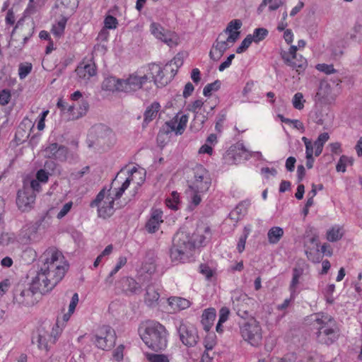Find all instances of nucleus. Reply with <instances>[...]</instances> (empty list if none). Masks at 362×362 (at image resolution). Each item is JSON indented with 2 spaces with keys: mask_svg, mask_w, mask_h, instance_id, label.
<instances>
[{
  "mask_svg": "<svg viewBox=\"0 0 362 362\" xmlns=\"http://www.w3.org/2000/svg\"><path fill=\"white\" fill-rule=\"evenodd\" d=\"M44 256L45 262L30 285L32 289L41 294L52 291L64 278L69 267L62 253L54 248L47 250Z\"/></svg>",
  "mask_w": 362,
  "mask_h": 362,
  "instance_id": "f257e3e1",
  "label": "nucleus"
},
{
  "mask_svg": "<svg viewBox=\"0 0 362 362\" xmlns=\"http://www.w3.org/2000/svg\"><path fill=\"white\" fill-rule=\"evenodd\" d=\"M139 334L144 343L156 352L165 350L168 346V330L159 322H145L139 327Z\"/></svg>",
  "mask_w": 362,
  "mask_h": 362,
  "instance_id": "f03ea898",
  "label": "nucleus"
},
{
  "mask_svg": "<svg viewBox=\"0 0 362 362\" xmlns=\"http://www.w3.org/2000/svg\"><path fill=\"white\" fill-rule=\"evenodd\" d=\"M198 235L180 228L174 235L170 257L173 262H182L197 246Z\"/></svg>",
  "mask_w": 362,
  "mask_h": 362,
  "instance_id": "7ed1b4c3",
  "label": "nucleus"
},
{
  "mask_svg": "<svg viewBox=\"0 0 362 362\" xmlns=\"http://www.w3.org/2000/svg\"><path fill=\"white\" fill-rule=\"evenodd\" d=\"M314 326L317 329V341L320 344L330 345L339 337V329L331 315L325 313L317 314Z\"/></svg>",
  "mask_w": 362,
  "mask_h": 362,
  "instance_id": "20e7f679",
  "label": "nucleus"
},
{
  "mask_svg": "<svg viewBox=\"0 0 362 362\" xmlns=\"http://www.w3.org/2000/svg\"><path fill=\"white\" fill-rule=\"evenodd\" d=\"M240 333L243 339L253 346H257L262 339V327L253 317L240 325Z\"/></svg>",
  "mask_w": 362,
  "mask_h": 362,
  "instance_id": "39448f33",
  "label": "nucleus"
},
{
  "mask_svg": "<svg viewBox=\"0 0 362 362\" xmlns=\"http://www.w3.org/2000/svg\"><path fill=\"white\" fill-rule=\"evenodd\" d=\"M116 338L114 329L109 325H103L95 330L90 340L98 349L107 351L115 346Z\"/></svg>",
  "mask_w": 362,
  "mask_h": 362,
  "instance_id": "423d86ee",
  "label": "nucleus"
},
{
  "mask_svg": "<svg viewBox=\"0 0 362 362\" xmlns=\"http://www.w3.org/2000/svg\"><path fill=\"white\" fill-rule=\"evenodd\" d=\"M115 198L108 194L106 196V191L103 189L97 194L96 197L90 202V206L98 208V215L103 218L110 217L115 211Z\"/></svg>",
  "mask_w": 362,
  "mask_h": 362,
  "instance_id": "0eeeda50",
  "label": "nucleus"
},
{
  "mask_svg": "<svg viewBox=\"0 0 362 362\" xmlns=\"http://www.w3.org/2000/svg\"><path fill=\"white\" fill-rule=\"evenodd\" d=\"M231 300L233 308L239 317L243 319H248L252 317L250 305L253 303L252 298L244 293L235 291L232 294Z\"/></svg>",
  "mask_w": 362,
  "mask_h": 362,
  "instance_id": "6e6552de",
  "label": "nucleus"
},
{
  "mask_svg": "<svg viewBox=\"0 0 362 362\" xmlns=\"http://www.w3.org/2000/svg\"><path fill=\"white\" fill-rule=\"evenodd\" d=\"M194 180L189 186L190 189L197 192H206L209 190L211 180L208 171L201 165H196L194 168Z\"/></svg>",
  "mask_w": 362,
  "mask_h": 362,
  "instance_id": "1a4fd4ad",
  "label": "nucleus"
},
{
  "mask_svg": "<svg viewBox=\"0 0 362 362\" xmlns=\"http://www.w3.org/2000/svg\"><path fill=\"white\" fill-rule=\"evenodd\" d=\"M151 34L158 40L163 42L170 47L178 44V36L168 30H165L160 24L153 22L150 25Z\"/></svg>",
  "mask_w": 362,
  "mask_h": 362,
  "instance_id": "9d476101",
  "label": "nucleus"
},
{
  "mask_svg": "<svg viewBox=\"0 0 362 362\" xmlns=\"http://www.w3.org/2000/svg\"><path fill=\"white\" fill-rule=\"evenodd\" d=\"M240 33L229 35L226 40H216L209 52L210 58L214 61H218L224 52L230 47V44H234L238 39Z\"/></svg>",
  "mask_w": 362,
  "mask_h": 362,
  "instance_id": "9b49d317",
  "label": "nucleus"
},
{
  "mask_svg": "<svg viewBox=\"0 0 362 362\" xmlns=\"http://www.w3.org/2000/svg\"><path fill=\"white\" fill-rule=\"evenodd\" d=\"M180 339L187 346L192 347L197 344L199 336L197 329L192 325L180 323L177 327Z\"/></svg>",
  "mask_w": 362,
  "mask_h": 362,
  "instance_id": "f8f14e48",
  "label": "nucleus"
},
{
  "mask_svg": "<svg viewBox=\"0 0 362 362\" xmlns=\"http://www.w3.org/2000/svg\"><path fill=\"white\" fill-rule=\"evenodd\" d=\"M35 194L33 193L32 189H28V186L24 185L21 189L17 193L16 204L22 211L30 210L35 201Z\"/></svg>",
  "mask_w": 362,
  "mask_h": 362,
  "instance_id": "ddd939ff",
  "label": "nucleus"
},
{
  "mask_svg": "<svg viewBox=\"0 0 362 362\" xmlns=\"http://www.w3.org/2000/svg\"><path fill=\"white\" fill-rule=\"evenodd\" d=\"M98 145L110 148L115 143V136L113 132L105 125H98L93 129Z\"/></svg>",
  "mask_w": 362,
  "mask_h": 362,
  "instance_id": "4468645a",
  "label": "nucleus"
},
{
  "mask_svg": "<svg viewBox=\"0 0 362 362\" xmlns=\"http://www.w3.org/2000/svg\"><path fill=\"white\" fill-rule=\"evenodd\" d=\"M148 79L146 75L139 76L136 72L133 73L126 79H122V91L125 93L136 91L142 88Z\"/></svg>",
  "mask_w": 362,
  "mask_h": 362,
  "instance_id": "2eb2a0df",
  "label": "nucleus"
},
{
  "mask_svg": "<svg viewBox=\"0 0 362 362\" xmlns=\"http://www.w3.org/2000/svg\"><path fill=\"white\" fill-rule=\"evenodd\" d=\"M35 293L37 292L32 289L31 287L29 288H17L14 293L13 300L23 306H32L37 301L35 297Z\"/></svg>",
  "mask_w": 362,
  "mask_h": 362,
  "instance_id": "dca6fc26",
  "label": "nucleus"
},
{
  "mask_svg": "<svg viewBox=\"0 0 362 362\" xmlns=\"http://www.w3.org/2000/svg\"><path fill=\"white\" fill-rule=\"evenodd\" d=\"M188 122V116L186 115H176L173 119L165 122L166 133L175 132L176 135L184 133Z\"/></svg>",
  "mask_w": 362,
  "mask_h": 362,
  "instance_id": "f3484780",
  "label": "nucleus"
},
{
  "mask_svg": "<svg viewBox=\"0 0 362 362\" xmlns=\"http://www.w3.org/2000/svg\"><path fill=\"white\" fill-rule=\"evenodd\" d=\"M76 73L81 83H86L88 81L96 75L97 69L95 63L92 61L81 62L76 69Z\"/></svg>",
  "mask_w": 362,
  "mask_h": 362,
  "instance_id": "a211bd4d",
  "label": "nucleus"
},
{
  "mask_svg": "<svg viewBox=\"0 0 362 362\" xmlns=\"http://www.w3.org/2000/svg\"><path fill=\"white\" fill-rule=\"evenodd\" d=\"M117 288L120 289L127 295L139 294L141 287L135 279L130 277H123L117 283Z\"/></svg>",
  "mask_w": 362,
  "mask_h": 362,
  "instance_id": "6ab92c4d",
  "label": "nucleus"
},
{
  "mask_svg": "<svg viewBox=\"0 0 362 362\" xmlns=\"http://www.w3.org/2000/svg\"><path fill=\"white\" fill-rule=\"evenodd\" d=\"M33 127L34 124L30 119L28 117L23 118L16 130V139L21 142L25 141L30 137V132Z\"/></svg>",
  "mask_w": 362,
  "mask_h": 362,
  "instance_id": "aec40b11",
  "label": "nucleus"
},
{
  "mask_svg": "<svg viewBox=\"0 0 362 362\" xmlns=\"http://www.w3.org/2000/svg\"><path fill=\"white\" fill-rule=\"evenodd\" d=\"M163 211L159 209H153L151 211V217L146 223V229L150 233L157 231L160 227V224L163 223Z\"/></svg>",
  "mask_w": 362,
  "mask_h": 362,
  "instance_id": "412c9836",
  "label": "nucleus"
},
{
  "mask_svg": "<svg viewBox=\"0 0 362 362\" xmlns=\"http://www.w3.org/2000/svg\"><path fill=\"white\" fill-rule=\"evenodd\" d=\"M88 103L82 99L80 100V104L78 107L75 105H71L67 109V112L69 114V118L71 119H77L83 115H85L88 110Z\"/></svg>",
  "mask_w": 362,
  "mask_h": 362,
  "instance_id": "4be33fe9",
  "label": "nucleus"
},
{
  "mask_svg": "<svg viewBox=\"0 0 362 362\" xmlns=\"http://www.w3.org/2000/svg\"><path fill=\"white\" fill-rule=\"evenodd\" d=\"M204 104V103L202 99H198L187 106V110L194 114V124L198 122L199 127H202L206 119V117L204 115L199 113Z\"/></svg>",
  "mask_w": 362,
  "mask_h": 362,
  "instance_id": "5701e85b",
  "label": "nucleus"
},
{
  "mask_svg": "<svg viewBox=\"0 0 362 362\" xmlns=\"http://www.w3.org/2000/svg\"><path fill=\"white\" fill-rule=\"evenodd\" d=\"M160 293L154 285H148L146 289L144 302L148 307L154 308L158 304Z\"/></svg>",
  "mask_w": 362,
  "mask_h": 362,
  "instance_id": "b1692460",
  "label": "nucleus"
},
{
  "mask_svg": "<svg viewBox=\"0 0 362 362\" xmlns=\"http://www.w3.org/2000/svg\"><path fill=\"white\" fill-rule=\"evenodd\" d=\"M122 79L114 76H108L102 83V88L108 91H122Z\"/></svg>",
  "mask_w": 362,
  "mask_h": 362,
  "instance_id": "393cba45",
  "label": "nucleus"
},
{
  "mask_svg": "<svg viewBox=\"0 0 362 362\" xmlns=\"http://www.w3.org/2000/svg\"><path fill=\"white\" fill-rule=\"evenodd\" d=\"M216 310L213 308L205 309L202 315L201 322L204 330L209 331L216 319Z\"/></svg>",
  "mask_w": 362,
  "mask_h": 362,
  "instance_id": "a878e982",
  "label": "nucleus"
},
{
  "mask_svg": "<svg viewBox=\"0 0 362 362\" xmlns=\"http://www.w3.org/2000/svg\"><path fill=\"white\" fill-rule=\"evenodd\" d=\"M150 70L152 71L154 83L158 87L164 86L168 83V79L164 78L163 69L159 65L151 64Z\"/></svg>",
  "mask_w": 362,
  "mask_h": 362,
  "instance_id": "bb28decb",
  "label": "nucleus"
},
{
  "mask_svg": "<svg viewBox=\"0 0 362 362\" xmlns=\"http://www.w3.org/2000/svg\"><path fill=\"white\" fill-rule=\"evenodd\" d=\"M284 62L293 69H296L298 73L305 70L308 65L306 59L302 55H296L295 58L289 59V62L287 61H284Z\"/></svg>",
  "mask_w": 362,
  "mask_h": 362,
  "instance_id": "cd10ccee",
  "label": "nucleus"
},
{
  "mask_svg": "<svg viewBox=\"0 0 362 362\" xmlns=\"http://www.w3.org/2000/svg\"><path fill=\"white\" fill-rule=\"evenodd\" d=\"M160 109V105L158 102H153L148 106L144 114V124H148L154 119Z\"/></svg>",
  "mask_w": 362,
  "mask_h": 362,
  "instance_id": "c85d7f7f",
  "label": "nucleus"
},
{
  "mask_svg": "<svg viewBox=\"0 0 362 362\" xmlns=\"http://www.w3.org/2000/svg\"><path fill=\"white\" fill-rule=\"evenodd\" d=\"M302 141L304 142L305 146V158L307 160L306 167L308 169H310L313 167V163L315 161L313 158V154H315V152L313 151V142L305 136L302 138Z\"/></svg>",
  "mask_w": 362,
  "mask_h": 362,
  "instance_id": "c756f323",
  "label": "nucleus"
},
{
  "mask_svg": "<svg viewBox=\"0 0 362 362\" xmlns=\"http://www.w3.org/2000/svg\"><path fill=\"white\" fill-rule=\"evenodd\" d=\"M249 205L250 203L245 201L239 203L230 213L229 216L230 218L236 221L241 219L246 214Z\"/></svg>",
  "mask_w": 362,
  "mask_h": 362,
  "instance_id": "7c9ffc66",
  "label": "nucleus"
},
{
  "mask_svg": "<svg viewBox=\"0 0 362 362\" xmlns=\"http://www.w3.org/2000/svg\"><path fill=\"white\" fill-rule=\"evenodd\" d=\"M331 92L332 88L330 85L325 81L321 82L315 95L316 100L322 102L328 100V97L331 94Z\"/></svg>",
  "mask_w": 362,
  "mask_h": 362,
  "instance_id": "2f4dec72",
  "label": "nucleus"
},
{
  "mask_svg": "<svg viewBox=\"0 0 362 362\" xmlns=\"http://www.w3.org/2000/svg\"><path fill=\"white\" fill-rule=\"evenodd\" d=\"M284 229L279 226L272 227L267 233L268 241L270 244H276L284 236Z\"/></svg>",
  "mask_w": 362,
  "mask_h": 362,
  "instance_id": "473e14b6",
  "label": "nucleus"
},
{
  "mask_svg": "<svg viewBox=\"0 0 362 362\" xmlns=\"http://www.w3.org/2000/svg\"><path fill=\"white\" fill-rule=\"evenodd\" d=\"M329 138V134L327 132H324L320 134L317 140L313 143V148H315V156L316 157L319 156L323 149L324 144L328 141Z\"/></svg>",
  "mask_w": 362,
  "mask_h": 362,
  "instance_id": "72a5a7b5",
  "label": "nucleus"
},
{
  "mask_svg": "<svg viewBox=\"0 0 362 362\" xmlns=\"http://www.w3.org/2000/svg\"><path fill=\"white\" fill-rule=\"evenodd\" d=\"M67 21L68 18L62 16L59 21L52 25L51 32L56 37L59 38L64 35Z\"/></svg>",
  "mask_w": 362,
  "mask_h": 362,
  "instance_id": "f704fd0d",
  "label": "nucleus"
},
{
  "mask_svg": "<svg viewBox=\"0 0 362 362\" xmlns=\"http://www.w3.org/2000/svg\"><path fill=\"white\" fill-rule=\"evenodd\" d=\"M344 235L343 228L335 226L327 232V239L329 242H336L339 240Z\"/></svg>",
  "mask_w": 362,
  "mask_h": 362,
  "instance_id": "c9c22d12",
  "label": "nucleus"
},
{
  "mask_svg": "<svg viewBox=\"0 0 362 362\" xmlns=\"http://www.w3.org/2000/svg\"><path fill=\"white\" fill-rule=\"evenodd\" d=\"M137 170L136 168H134L130 171V175L128 177L126 178L125 181L122 183V186L119 187L118 189H115L116 192L114 194V197H112V198H115V199H119L123 193L125 192V190L129 187L130 182L132 181V175L134 173H136Z\"/></svg>",
  "mask_w": 362,
  "mask_h": 362,
  "instance_id": "e433bc0d",
  "label": "nucleus"
},
{
  "mask_svg": "<svg viewBox=\"0 0 362 362\" xmlns=\"http://www.w3.org/2000/svg\"><path fill=\"white\" fill-rule=\"evenodd\" d=\"M303 270L301 268L295 267L293 269V277L289 286L290 293H296V287L299 284V279L303 275Z\"/></svg>",
  "mask_w": 362,
  "mask_h": 362,
  "instance_id": "4c0bfd02",
  "label": "nucleus"
},
{
  "mask_svg": "<svg viewBox=\"0 0 362 362\" xmlns=\"http://www.w3.org/2000/svg\"><path fill=\"white\" fill-rule=\"evenodd\" d=\"M37 258V252L32 247H26L21 254L22 261L26 264H30L33 263Z\"/></svg>",
  "mask_w": 362,
  "mask_h": 362,
  "instance_id": "58836bf2",
  "label": "nucleus"
},
{
  "mask_svg": "<svg viewBox=\"0 0 362 362\" xmlns=\"http://www.w3.org/2000/svg\"><path fill=\"white\" fill-rule=\"evenodd\" d=\"M169 303L173 306H175L180 310H184L189 308L191 303L187 299L180 297H172L169 298Z\"/></svg>",
  "mask_w": 362,
  "mask_h": 362,
  "instance_id": "ea45409f",
  "label": "nucleus"
},
{
  "mask_svg": "<svg viewBox=\"0 0 362 362\" xmlns=\"http://www.w3.org/2000/svg\"><path fill=\"white\" fill-rule=\"evenodd\" d=\"M354 159L351 157L346 156H341L336 165V170L337 172L344 173L347 165H352Z\"/></svg>",
  "mask_w": 362,
  "mask_h": 362,
  "instance_id": "a19ab883",
  "label": "nucleus"
},
{
  "mask_svg": "<svg viewBox=\"0 0 362 362\" xmlns=\"http://www.w3.org/2000/svg\"><path fill=\"white\" fill-rule=\"evenodd\" d=\"M298 47L295 45H291L288 49V51L283 50L281 49L280 52V56L283 61H287L289 62V59L291 58H295L296 57Z\"/></svg>",
  "mask_w": 362,
  "mask_h": 362,
  "instance_id": "79ce46f5",
  "label": "nucleus"
},
{
  "mask_svg": "<svg viewBox=\"0 0 362 362\" xmlns=\"http://www.w3.org/2000/svg\"><path fill=\"white\" fill-rule=\"evenodd\" d=\"M221 81L216 80L214 82L208 83L203 90V94L206 97H209L211 95L212 92L217 91L221 87Z\"/></svg>",
  "mask_w": 362,
  "mask_h": 362,
  "instance_id": "37998d69",
  "label": "nucleus"
},
{
  "mask_svg": "<svg viewBox=\"0 0 362 362\" xmlns=\"http://www.w3.org/2000/svg\"><path fill=\"white\" fill-rule=\"evenodd\" d=\"M145 356L149 362H170L168 356L165 354L146 353Z\"/></svg>",
  "mask_w": 362,
  "mask_h": 362,
  "instance_id": "c03bdc74",
  "label": "nucleus"
},
{
  "mask_svg": "<svg viewBox=\"0 0 362 362\" xmlns=\"http://www.w3.org/2000/svg\"><path fill=\"white\" fill-rule=\"evenodd\" d=\"M242 26V21L239 19H234L229 22L228 24L225 32L228 33L229 35L233 34L235 33H239L237 31Z\"/></svg>",
  "mask_w": 362,
  "mask_h": 362,
  "instance_id": "a18cd8bd",
  "label": "nucleus"
},
{
  "mask_svg": "<svg viewBox=\"0 0 362 362\" xmlns=\"http://www.w3.org/2000/svg\"><path fill=\"white\" fill-rule=\"evenodd\" d=\"M268 33L269 32L266 28H256L252 35V41L259 42V41L264 40L267 36Z\"/></svg>",
  "mask_w": 362,
  "mask_h": 362,
  "instance_id": "49530a36",
  "label": "nucleus"
},
{
  "mask_svg": "<svg viewBox=\"0 0 362 362\" xmlns=\"http://www.w3.org/2000/svg\"><path fill=\"white\" fill-rule=\"evenodd\" d=\"M189 196H190L189 207L192 209V206H193V208H194L200 204V202L202 201L200 194L202 192H197L194 189H190L189 188Z\"/></svg>",
  "mask_w": 362,
  "mask_h": 362,
  "instance_id": "de8ad7c7",
  "label": "nucleus"
},
{
  "mask_svg": "<svg viewBox=\"0 0 362 362\" xmlns=\"http://www.w3.org/2000/svg\"><path fill=\"white\" fill-rule=\"evenodd\" d=\"M305 100L303 98V95L301 93H296L293 98L292 103L294 108L297 110H303Z\"/></svg>",
  "mask_w": 362,
  "mask_h": 362,
  "instance_id": "09e8293b",
  "label": "nucleus"
},
{
  "mask_svg": "<svg viewBox=\"0 0 362 362\" xmlns=\"http://www.w3.org/2000/svg\"><path fill=\"white\" fill-rule=\"evenodd\" d=\"M33 66L30 63H22L19 65L18 75L20 78H25L32 71Z\"/></svg>",
  "mask_w": 362,
  "mask_h": 362,
  "instance_id": "8fccbe9b",
  "label": "nucleus"
},
{
  "mask_svg": "<svg viewBox=\"0 0 362 362\" xmlns=\"http://www.w3.org/2000/svg\"><path fill=\"white\" fill-rule=\"evenodd\" d=\"M179 194L177 192H173L171 193V198L166 199L167 206L172 209L177 210V204L179 203Z\"/></svg>",
  "mask_w": 362,
  "mask_h": 362,
  "instance_id": "3c124183",
  "label": "nucleus"
},
{
  "mask_svg": "<svg viewBox=\"0 0 362 362\" xmlns=\"http://www.w3.org/2000/svg\"><path fill=\"white\" fill-rule=\"evenodd\" d=\"M297 293H291L290 297L284 300V302L276 306V309L280 311H286V309L295 300Z\"/></svg>",
  "mask_w": 362,
  "mask_h": 362,
  "instance_id": "603ef678",
  "label": "nucleus"
},
{
  "mask_svg": "<svg viewBox=\"0 0 362 362\" xmlns=\"http://www.w3.org/2000/svg\"><path fill=\"white\" fill-rule=\"evenodd\" d=\"M316 69L326 74H335L337 70L334 68L332 64H318L315 66Z\"/></svg>",
  "mask_w": 362,
  "mask_h": 362,
  "instance_id": "864d4df0",
  "label": "nucleus"
},
{
  "mask_svg": "<svg viewBox=\"0 0 362 362\" xmlns=\"http://www.w3.org/2000/svg\"><path fill=\"white\" fill-rule=\"evenodd\" d=\"M252 42V35H247V37L242 41L241 44L237 47L236 52L238 54L244 52L250 47Z\"/></svg>",
  "mask_w": 362,
  "mask_h": 362,
  "instance_id": "5fc2aeb1",
  "label": "nucleus"
},
{
  "mask_svg": "<svg viewBox=\"0 0 362 362\" xmlns=\"http://www.w3.org/2000/svg\"><path fill=\"white\" fill-rule=\"evenodd\" d=\"M104 27L107 29H115L117 27L118 21L115 17L108 15L104 20Z\"/></svg>",
  "mask_w": 362,
  "mask_h": 362,
  "instance_id": "6e6d98bb",
  "label": "nucleus"
},
{
  "mask_svg": "<svg viewBox=\"0 0 362 362\" xmlns=\"http://www.w3.org/2000/svg\"><path fill=\"white\" fill-rule=\"evenodd\" d=\"M11 98V91L8 89H3L0 91V105H6Z\"/></svg>",
  "mask_w": 362,
  "mask_h": 362,
  "instance_id": "4d7b16f0",
  "label": "nucleus"
},
{
  "mask_svg": "<svg viewBox=\"0 0 362 362\" xmlns=\"http://www.w3.org/2000/svg\"><path fill=\"white\" fill-rule=\"evenodd\" d=\"M226 119V113H220L218 115L215 125V129L219 132L221 133L223 127V124Z\"/></svg>",
  "mask_w": 362,
  "mask_h": 362,
  "instance_id": "13d9d810",
  "label": "nucleus"
},
{
  "mask_svg": "<svg viewBox=\"0 0 362 362\" xmlns=\"http://www.w3.org/2000/svg\"><path fill=\"white\" fill-rule=\"evenodd\" d=\"M248 235L249 230H246V228H245V233L240 237L237 245V250L238 252L241 253L245 250V243L248 237Z\"/></svg>",
  "mask_w": 362,
  "mask_h": 362,
  "instance_id": "bf43d9fd",
  "label": "nucleus"
},
{
  "mask_svg": "<svg viewBox=\"0 0 362 362\" xmlns=\"http://www.w3.org/2000/svg\"><path fill=\"white\" fill-rule=\"evenodd\" d=\"M49 173L45 171L44 169L37 170L36 173V180L40 181L41 183H47L49 180Z\"/></svg>",
  "mask_w": 362,
  "mask_h": 362,
  "instance_id": "052dcab7",
  "label": "nucleus"
},
{
  "mask_svg": "<svg viewBox=\"0 0 362 362\" xmlns=\"http://www.w3.org/2000/svg\"><path fill=\"white\" fill-rule=\"evenodd\" d=\"M64 148L63 146H59L57 143H53L46 148V151L49 153V156L56 157V153L58 151Z\"/></svg>",
  "mask_w": 362,
  "mask_h": 362,
  "instance_id": "680f3d73",
  "label": "nucleus"
},
{
  "mask_svg": "<svg viewBox=\"0 0 362 362\" xmlns=\"http://www.w3.org/2000/svg\"><path fill=\"white\" fill-rule=\"evenodd\" d=\"M73 206V203L72 202H69L67 203H66L63 207L62 208V209L59 211V212L58 213L57 217L59 218V219H61L63 217H64L71 210V207Z\"/></svg>",
  "mask_w": 362,
  "mask_h": 362,
  "instance_id": "e2e57ef3",
  "label": "nucleus"
},
{
  "mask_svg": "<svg viewBox=\"0 0 362 362\" xmlns=\"http://www.w3.org/2000/svg\"><path fill=\"white\" fill-rule=\"evenodd\" d=\"M230 310L227 307H222L219 310V318L220 322H226L229 317Z\"/></svg>",
  "mask_w": 362,
  "mask_h": 362,
  "instance_id": "0e129e2a",
  "label": "nucleus"
},
{
  "mask_svg": "<svg viewBox=\"0 0 362 362\" xmlns=\"http://www.w3.org/2000/svg\"><path fill=\"white\" fill-rule=\"evenodd\" d=\"M124 349L123 345H119L114 350L112 355L116 361H119L123 359Z\"/></svg>",
  "mask_w": 362,
  "mask_h": 362,
  "instance_id": "69168bd1",
  "label": "nucleus"
},
{
  "mask_svg": "<svg viewBox=\"0 0 362 362\" xmlns=\"http://www.w3.org/2000/svg\"><path fill=\"white\" fill-rule=\"evenodd\" d=\"M267 4L269 5V11H276L281 6L283 5V1L282 0H267Z\"/></svg>",
  "mask_w": 362,
  "mask_h": 362,
  "instance_id": "338daca9",
  "label": "nucleus"
},
{
  "mask_svg": "<svg viewBox=\"0 0 362 362\" xmlns=\"http://www.w3.org/2000/svg\"><path fill=\"white\" fill-rule=\"evenodd\" d=\"M194 90V87L193 84L190 82L187 83L185 84L184 90H183V93H182L183 97L185 98H188L189 96H190L192 95Z\"/></svg>",
  "mask_w": 362,
  "mask_h": 362,
  "instance_id": "774afa93",
  "label": "nucleus"
}]
</instances>
